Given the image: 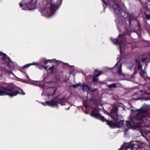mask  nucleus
I'll return each instance as SVG.
<instances>
[{"label":"nucleus","instance_id":"obj_4","mask_svg":"<svg viewBox=\"0 0 150 150\" xmlns=\"http://www.w3.org/2000/svg\"><path fill=\"white\" fill-rule=\"evenodd\" d=\"M21 93L23 95L25 94V93L23 92L22 90H20L18 92L11 87L4 88L1 86H0V96L8 95L10 96L13 97L16 96L18 93Z\"/></svg>","mask_w":150,"mask_h":150},{"label":"nucleus","instance_id":"obj_8","mask_svg":"<svg viewBox=\"0 0 150 150\" xmlns=\"http://www.w3.org/2000/svg\"><path fill=\"white\" fill-rule=\"evenodd\" d=\"M0 55L2 57L1 58V61L3 64H7L8 66L13 67L14 64L10 59L5 53L0 52Z\"/></svg>","mask_w":150,"mask_h":150},{"label":"nucleus","instance_id":"obj_2","mask_svg":"<svg viewBox=\"0 0 150 150\" xmlns=\"http://www.w3.org/2000/svg\"><path fill=\"white\" fill-rule=\"evenodd\" d=\"M43 0L47 3L46 7L42 11L41 15L50 17L53 15L60 6L62 0Z\"/></svg>","mask_w":150,"mask_h":150},{"label":"nucleus","instance_id":"obj_11","mask_svg":"<svg viewBox=\"0 0 150 150\" xmlns=\"http://www.w3.org/2000/svg\"><path fill=\"white\" fill-rule=\"evenodd\" d=\"M118 108L117 107H113L111 110V117L114 119L115 117H118V116L117 115V112Z\"/></svg>","mask_w":150,"mask_h":150},{"label":"nucleus","instance_id":"obj_17","mask_svg":"<svg viewBox=\"0 0 150 150\" xmlns=\"http://www.w3.org/2000/svg\"><path fill=\"white\" fill-rule=\"evenodd\" d=\"M56 60V59H52V60H46L45 59H42V61H43L44 62V64L45 65H46L48 62H52V61H55Z\"/></svg>","mask_w":150,"mask_h":150},{"label":"nucleus","instance_id":"obj_5","mask_svg":"<svg viewBox=\"0 0 150 150\" xmlns=\"http://www.w3.org/2000/svg\"><path fill=\"white\" fill-rule=\"evenodd\" d=\"M144 88L143 90L139 92V95L141 96L139 98H135L137 100L142 99L147 100L150 98V84L145 85Z\"/></svg>","mask_w":150,"mask_h":150},{"label":"nucleus","instance_id":"obj_31","mask_svg":"<svg viewBox=\"0 0 150 150\" xmlns=\"http://www.w3.org/2000/svg\"><path fill=\"white\" fill-rule=\"evenodd\" d=\"M135 61H136V63H137V62H138L139 63V60L138 59H136V60H135Z\"/></svg>","mask_w":150,"mask_h":150},{"label":"nucleus","instance_id":"obj_13","mask_svg":"<svg viewBox=\"0 0 150 150\" xmlns=\"http://www.w3.org/2000/svg\"><path fill=\"white\" fill-rule=\"evenodd\" d=\"M140 74L141 76L144 78V79H148L150 80V77H148L147 76L146 73L145 71H143V70H142Z\"/></svg>","mask_w":150,"mask_h":150},{"label":"nucleus","instance_id":"obj_33","mask_svg":"<svg viewBox=\"0 0 150 150\" xmlns=\"http://www.w3.org/2000/svg\"><path fill=\"white\" fill-rule=\"evenodd\" d=\"M146 55H149V56L150 55V52H148L147 53V54H146Z\"/></svg>","mask_w":150,"mask_h":150},{"label":"nucleus","instance_id":"obj_29","mask_svg":"<svg viewBox=\"0 0 150 150\" xmlns=\"http://www.w3.org/2000/svg\"><path fill=\"white\" fill-rule=\"evenodd\" d=\"M132 20V19L130 18H129V22L130 25L131 24V21Z\"/></svg>","mask_w":150,"mask_h":150},{"label":"nucleus","instance_id":"obj_12","mask_svg":"<svg viewBox=\"0 0 150 150\" xmlns=\"http://www.w3.org/2000/svg\"><path fill=\"white\" fill-rule=\"evenodd\" d=\"M117 73L120 77H125V74L123 73L122 72V64H120L119 68L117 70Z\"/></svg>","mask_w":150,"mask_h":150},{"label":"nucleus","instance_id":"obj_15","mask_svg":"<svg viewBox=\"0 0 150 150\" xmlns=\"http://www.w3.org/2000/svg\"><path fill=\"white\" fill-rule=\"evenodd\" d=\"M131 149L129 146H126V144H124L119 150H131Z\"/></svg>","mask_w":150,"mask_h":150},{"label":"nucleus","instance_id":"obj_20","mask_svg":"<svg viewBox=\"0 0 150 150\" xmlns=\"http://www.w3.org/2000/svg\"><path fill=\"white\" fill-rule=\"evenodd\" d=\"M97 77H96V76L94 77L93 78V82H97L98 80V78H97Z\"/></svg>","mask_w":150,"mask_h":150},{"label":"nucleus","instance_id":"obj_10","mask_svg":"<svg viewBox=\"0 0 150 150\" xmlns=\"http://www.w3.org/2000/svg\"><path fill=\"white\" fill-rule=\"evenodd\" d=\"M126 146H129V147L131 148V150H140L141 146L140 144L135 142L133 143H131L130 144H125Z\"/></svg>","mask_w":150,"mask_h":150},{"label":"nucleus","instance_id":"obj_36","mask_svg":"<svg viewBox=\"0 0 150 150\" xmlns=\"http://www.w3.org/2000/svg\"><path fill=\"white\" fill-rule=\"evenodd\" d=\"M50 95H48V97L50 99Z\"/></svg>","mask_w":150,"mask_h":150},{"label":"nucleus","instance_id":"obj_34","mask_svg":"<svg viewBox=\"0 0 150 150\" xmlns=\"http://www.w3.org/2000/svg\"><path fill=\"white\" fill-rule=\"evenodd\" d=\"M44 67L45 68V69H47L48 67Z\"/></svg>","mask_w":150,"mask_h":150},{"label":"nucleus","instance_id":"obj_32","mask_svg":"<svg viewBox=\"0 0 150 150\" xmlns=\"http://www.w3.org/2000/svg\"><path fill=\"white\" fill-rule=\"evenodd\" d=\"M120 59L118 61V62H117V63H116V64L115 65V67H116V65L117 64L119 63V61H120Z\"/></svg>","mask_w":150,"mask_h":150},{"label":"nucleus","instance_id":"obj_21","mask_svg":"<svg viewBox=\"0 0 150 150\" xmlns=\"http://www.w3.org/2000/svg\"><path fill=\"white\" fill-rule=\"evenodd\" d=\"M145 17L146 18L150 20V15L147 14L146 13L145 14Z\"/></svg>","mask_w":150,"mask_h":150},{"label":"nucleus","instance_id":"obj_27","mask_svg":"<svg viewBox=\"0 0 150 150\" xmlns=\"http://www.w3.org/2000/svg\"><path fill=\"white\" fill-rule=\"evenodd\" d=\"M105 4H107V3L106 2V1H105V0H101ZM106 1H108V0H106Z\"/></svg>","mask_w":150,"mask_h":150},{"label":"nucleus","instance_id":"obj_16","mask_svg":"<svg viewBox=\"0 0 150 150\" xmlns=\"http://www.w3.org/2000/svg\"><path fill=\"white\" fill-rule=\"evenodd\" d=\"M82 86V89L84 91H88L90 90V88L87 85H83Z\"/></svg>","mask_w":150,"mask_h":150},{"label":"nucleus","instance_id":"obj_6","mask_svg":"<svg viewBox=\"0 0 150 150\" xmlns=\"http://www.w3.org/2000/svg\"><path fill=\"white\" fill-rule=\"evenodd\" d=\"M66 101L65 98H64L61 99H59L57 96L51 100L50 101H46L45 103L42 102L41 104L44 105H48L52 107H58V104H60L62 105H65L64 103Z\"/></svg>","mask_w":150,"mask_h":150},{"label":"nucleus","instance_id":"obj_35","mask_svg":"<svg viewBox=\"0 0 150 150\" xmlns=\"http://www.w3.org/2000/svg\"><path fill=\"white\" fill-rule=\"evenodd\" d=\"M137 26L139 28L140 25L138 23Z\"/></svg>","mask_w":150,"mask_h":150},{"label":"nucleus","instance_id":"obj_14","mask_svg":"<svg viewBox=\"0 0 150 150\" xmlns=\"http://www.w3.org/2000/svg\"><path fill=\"white\" fill-rule=\"evenodd\" d=\"M112 8L114 11H117L118 12L120 13L121 11V9L118 4H114L112 6Z\"/></svg>","mask_w":150,"mask_h":150},{"label":"nucleus","instance_id":"obj_1","mask_svg":"<svg viewBox=\"0 0 150 150\" xmlns=\"http://www.w3.org/2000/svg\"><path fill=\"white\" fill-rule=\"evenodd\" d=\"M135 115L132 117V114L129 118L130 121H127V127H125V132L126 134L127 130L132 128V126H135L137 122H135L136 121H140L141 122L145 123L147 122L148 120V118H150V112L147 110L145 107H142L140 110L137 111L133 110Z\"/></svg>","mask_w":150,"mask_h":150},{"label":"nucleus","instance_id":"obj_26","mask_svg":"<svg viewBox=\"0 0 150 150\" xmlns=\"http://www.w3.org/2000/svg\"><path fill=\"white\" fill-rule=\"evenodd\" d=\"M133 65L132 64L131 67H129L128 68V69L130 70H132V69L133 67Z\"/></svg>","mask_w":150,"mask_h":150},{"label":"nucleus","instance_id":"obj_18","mask_svg":"<svg viewBox=\"0 0 150 150\" xmlns=\"http://www.w3.org/2000/svg\"><path fill=\"white\" fill-rule=\"evenodd\" d=\"M108 86L109 88H116V84L114 83L112 84L109 85Z\"/></svg>","mask_w":150,"mask_h":150},{"label":"nucleus","instance_id":"obj_28","mask_svg":"<svg viewBox=\"0 0 150 150\" xmlns=\"http://www.w3.org/2000/svg\"><path fill=\"white\" fill-rule=\"evenodd\" d=\"M101 74V73H98L96 75V76L97 77H98L100 76V75Z\"/></svg>","mask_w":150,"mask_h":150},{"label":"nucleus","instance_id":"obj_25","mask_svg":"<svg viewBox=\"0 0 150 150\" xmlns=\"http://www.w3.org/2000/svg\"><path fill=\"white\" fill-rule=\"evenodd\" d=\"M54 67L53 66L51 67H50L49 69L48 70H51V71H52L53 69H54Z\"/></svg>","mask_w":150,"mask_h":150},{"label":"nucleus","instance_id":"obj_9","mask_svg":"<svg viewBox=\"0 0 150 150\" xmlns=\"http://www.w3.org/2000/svg\"><path fill=\"white\" fill-rule=\"evenodd\" d=\"M110 39L114 44L119 45L120 52L121 53L122 47L124 45V39L123 36L119 35L118 36V38L115 40V41L113 40L112 38H110Z\"/></svg>","mask_w":150,"mask_h":150},{"label":"nucleus","instance_id":"obj_30","mask_svg":"<svg viewBox=\"0 0 150 150\" xmlns=\"http://www.w3.org/2000/svg\"><path fill=\"white\" fill-rule=\"evenodd\" d=\"M146 58H144L142 59V62L144 61H145L146 60Z\"/></svg>","mask_w":150,"mask_h":150},{"label":"nucleus","instance_id":"obj_37","mask_svg":"<svg viewBox=\"0 0 150 150\" xmlns=\"http://www.w3.org/2000/svg\"><path fill=\"white\" fill-rule=\"evenodd\" d=\"M103 71H100L99 73H101V74H102L103 73Z\"/></svg>","mask_w":150,"mask_h":150},{"label":"nucleus","instance_id":"obj_38","mask_svg":"<svg viewBox=\"0 0 150 150\" xmlns=\"http://www.w3.org/2000/svg\"><path fill=\"white\" fill-rule=\"evenodd\" d=\"M139 1L141 3H142L141 1Z\"/></svg>","mask_w":150,"mask_h":150},{"label":"nucleus","instance_id":"obj_24","mask_svg":"<svg viewBox=\"0 0 150 150\" xmlns=\"http://www.w3.org/2000/svg\"><path fill=\"white\" fill-rule=\"evenodd\" d=\"M32 64H26V65H24L23 67V68H27L28 67L30 66Z\"/></svg>","mask_w":150,"mask_h":150},{"label":"nucleus","instance_id":"obj_22","mask_svg":"<svg viewBox=\"0 0 150 150\" xmlns=\"http://www.w3.org/2000/svg\"><path fill=\"white\" fill-rule=\"evenodd\" d=\"M38 64H35V65H42L44 64V62L42 61V59L41 60V62H40L39 63H37Z\"/></svg>","mask_w":150,"mask_h":150},{"label":"nucleus","instance_id":"obj_7","mask_svg":"<svg viewBox=\"0 0 150 150\" xmlns=\"http://www.w3.org/2000/svg\"><path fill=\"white\" fill-rule=\"evenodd\" d=\"M37 0H26L25 3V6H23L24 1L22 0V3L19 4L20 6L23 10H31L35 9L36 7V4Z\"/></svg>","mask_w":150,"mask_h":150},{"label":"nucleus","instance_id":"obj_3","mask_svg":"<svg viewBox=\"0 0 150 150\" xmlns=\"http://www.w3.org/2000/svg\"><path fill=\"white\" fill-rule=\"evenodd\" d=\"M91 115L96 118H98L100 120L102 121H105L107 122V124L111 127L113 128L115 127L119 128L120 127L123 125V120H120L119 122L118 121V117H115L114 119L115 121V124L114 125L111 121H109L108 120L106 119L105 118L100 114L98 109H94L91 112Z\"/></svg>","mask_w":150,"mask_h":150},{"label":"nucleus","instance_id":"obj_23","mask_svg":"<svg viewBox=\"0 0 150 150\" xmlns=\"http://www.w3.org/2000/svg\"><path fill=\"white\" fill-rule=\"evenodd\" d=\"M142 66L140 64V63H139L138 65V69L139 70L141 69V71L142 69Z\"/></svg>","mask_w":150,"mask_h":150},{"label":"nucleus","instance_id":"obj_19","mask_svg":"<svg viewBox=\"0 0 150 150\" xmlns=\"http://www.w3.org/2000/svg\"><path fill=\"white\" fill-rule=\"evenodd\" d=\"M81 83H78V84H76V85H74L72 86L73 88H75L77 87L81 86Z\"/></svg>","mask_w":150,"mask_h":150}]
</instances>
